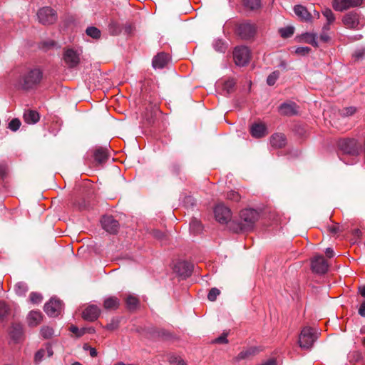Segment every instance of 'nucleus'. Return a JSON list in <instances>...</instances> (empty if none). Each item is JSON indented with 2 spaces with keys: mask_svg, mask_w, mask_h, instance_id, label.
<instances>
[{
  "mask_svg": "<svg viewBox=\"0 0 365 365\" xmlns=\"http://www.w3.org/2000/svg\"><path fill=\"white\" fill-rule=\"evenodd\" d=\"M159 112L158 107L156 104L151 105L149 108H147L143 113V119L146 121L148 125L154 123L156 115Z\"/></svg>",
  "mask_w": 365,
  "mask_h": 365,
  "instance_id": "obj_21",
  "label": "nucleus"
},
{
  "mask_svg": "<svg viewBox=\"0 0 365 365\" xmlns=\"http://www.w3.org/2000/svg\"><path fill=\"white\" fill-rule=\"evenodd\" d=\"M45 349V353H46L48 357H51L53 354V349L50 344H46Z\"/></svg>",
  "mask_w": 365,
  "mask_h": 365,
  "instance_id": "obj_58",
  "label": "nucleus"
},
{
  "mask_svg": "<svg viewBox=\"0 0 365 365\" xmlns=\"http://www.w3.org/2000/svg\"><path fill=\"white\" fill-rule=\"evenodd\" d=\"M316 340V335L310 327H304L299 334V344L301 348H311Z\"/></svg>",
  "mask_w": 365,
  "mask_h": 365,
  "instance_id": "obj_7",
  "label": "nucleus"
},
{
  "mask_svg": "<svg viewBox=\"0 0 365 365\" xmlns=\"http://www.w3.org/2000/svg\"><path fill=\"white\" fill-rule=\"evenodd\" d=\"M108 149L101 147L97 148L93 153L94 159L98 164L104 163L108 160Z\"/></svg>",
  "mask_w": 365,
  "mask_h": 365,
  "instance_id": "obj_24",
  "label": "nucleus"
},
{
  "mask_svg": "<svg viewBox=\"0 0 365 365\" xmlns=\"http://www.w3.org/2000/svg\"><path fill=\"white\" fill-rule=\"evenodd\" d=\"M337 145L339 150L343 154L351 156H358L361 153V144L354 138L340 139L337 143Z\"/></svg>",
  "mask_w": 365,
  "mask_h": 365,
  "instance_id": "obj_3",
  "label": "nucleus"
},
{
  "mask_svg": "<svg viewBox=\"0 0 365 365\" xmlns=\"http://www.w3.org/2000/svg\"><path fill=\"white\" fill-rule=\"evenodd\" d=\"M365 55V50L364 48L358 49L355 51L354 56L356 59L359 60Z\"/></svg>",
  "mask_w": 365,
  "mask_h": 365,
  "instance_id": "obj_56",
  "label": "nucleus"
},
{
  "mask_svg": "<svg viewBox=\"0 0 365 365\" xmlns=\"http://www.w3.org/2000/svg\"><path fill=\"white\" fill-rule=\"evenodd\" d=\"M244 6L250 10H257L261 6V0H243Z\"/></svg>",
  "mask_w": 365,
  "mask_h": 365,
  "instance_id": "obj_32",
  "label": "nucleus"
},
{
  "mask_svg": "<svg viewBox=\"0 0 365 365\" xmlns=\"http://www.w3.org/2000/svg\"><path fill=\"white\" fill-rule=\"evenodd\" d=\"M257 25L250 21H245L237 26L236 33L243 40L252 39L257 33Z\"/></svg>",
  "mask_w": 365,
  "mask_h": 365,
  "instance_id": "obj_4",
  "label": "nucleus"
},
{
  "mask_svg": "<svg viewBox=\"0 0 365 365\" xmlns=\"http://www.w3.org/2000/svg\"><path fill=\"white\" fill-rule=\"evenodd\" d=\"M84 349H88L89 350V354L91 355V356L92 357H96L98 355V352H97V350L93 348V347H91V346H84Z\"/></svg>",
  "mask_w": 365,
  "mask_h": 365,
  "instance_id": "obj_59",
  "label": "nucleus"
},
{
  "mask_svg": "<svg viewBox=\"0 0 365 365\" xmlns=\"http://www.w3.org/2000/svg\"><path fill=\"white\" fill-rule=\"evenodd\" d=\"M328 263L322 255H318L312 260V269L317 274H324L328 270Z\"/></svg>",
  "mask_w": 365,
  "mask_h": 365,
  "instance_id": "obj_11",
  "label": "nucleus"
},
{
  "mask_svg": "<svg viewBox=\"0 0 365 365\" xmlns=\"http://www.w3.org/2000/svg\"><path fill=\"white\" fill-rule=\"evenodd\" d=\"M53 334H54V331H53V328H51L48 326L43 327L41 329V334L44 339H47L51 338L53 336Z\"/></svg>",
  "mask_w": 365,
  "mask_h": 365,
  "instance_id": "obj_38",
  "label": "nucleus"
},
{
  "mask_svg": "<svg viewBox=\"0 0 365 365\" xmlns=\"http://www.w3.org/2000/svg\"><path fill=\"white\" fill-rule=\"evenodd\" d=\"M192 264L187 261L179 262L175 266V271L184 278L188 277L192 272Z\"/></svg>",
  "mask_w": 365,
  "mask_h": 365,
  "instance_id": "obj_17",
  "label": "nucleus"
},
{
  "mask_svg": "<svg viewBox=\"0 0 365 365\" xmlns=\"http://www.w3.org/2000/svg\"><path fill=\"white\" fill-rule=\"evenodd\" d=\"M63 60L68 68H75L80 62L79 54L76 51L68 48L63 53Z\"/></svg>",
  "mask_w": 365,
  "mask_h": 365,
  "instance_id": "obj_12",
  "label": "nucleus"
},
{
  "mask_svg": "<svg viewBox=\"0 0 365 365\" xmlns=\"http://www.w3.org/2000/svg\"><path fill=\"white\" fill-rule=\"evenodd\" d=\"M148 336L153 339H161L163 340H168L172 337V334L169 331L155 327H150L147 329Z\"/></svg>",
  "mask_w": 365,
  "mask_h": 365,
  "instance_id": "obj_16",
  "label": "nucleus"
},
{
  "mask_svg": "<svg viewBox=\"0 0 365 365\" xmlns=\"http://www.w3.org/2000/svg\"><path fill=\"white\" fill-rule=\"evenodd\" d=\"M39 114L37 111L29 110L24 114V120L26 123L34 124L39 120Z\"/></svg>",
  "mask_w": 365,
  "mask_h": 365,
  "instance_id": "obj_27",
  "label": "nucleus"
},
{
  "mask_svg": "<svg viewBox=\"0 0 365 365\" xmlns=\"http://www.w3.org/2000/svg\"><path fill=\"white\" fill-rule=\"evenodd\" d=\"M27 319L29 326H37L41 322L42 314L38 311H31L29 312Z\"/></svg>",
  "mask_w": 365,
  "mask_h": 365,
  "instance_id": "obj_26",
  "label": "nucleus"
},
{
  "mask_svg": "<svg viewBox=\"0 0 365 365\" xmlns=\"http://www.w3.org/2000/svg\"><path fill=\"white\" fill-rule=\"evenodd\" d=\"M294 29L292 26H287L279 29L280 36L284 38H289L294 34Z\"/></svg>",
  "mask_w": 365,
  "mask_h": 365,
  "instance_id": "obj_36",
  "label": "nucleus"
},
{
  "mask_svg": "<svg viewBox=\"0 0 365 365\" xmlns=\"http://www.w3.org/2000/svg\"><path fill=\"white\" fill-rule=\"evenodd\" d=\"M235 83H236L234 79H228L225 81L222 86L223 91H225L227 94L231 93L235 89Z\"/></svg>",
  "mask_w": 365,
  "mask_h": 365,
  "instance_id": "obj_34",
  "label": "nucleus"
},
{
  "mask_svg": "<svg viewBox=\"0 0 365 365\" xmlns=\"http://www.w3.org/2000/svg\"><path fill=\"white\" fill-rule=\"evenodd\" d=\"M325 253L329 258H331L334 254V250L330 247L326 249Z\"/></svg>",
  "mask_w": 365,
  "mask_h": 365,
  "instance_id": "obj_62",
  "label": "nucleus"
},
{
  "mask_svg": "<svg viewBox=\"0 0 365 365\" xmlns=\"http://www.w3.org/2000/svg\"><path fill=\"white\" fill-rule=\"evenodd\" d=\"M10 312V308L4 302H0V318H6Z\"/></svg>",
  "mask_w": 365,
  "mask_h": 365,
  "instance_id": "obj_39",
  "label": "nucleus"
},
{
  "mask_svg": "<svg viewBox=\"0 0 365 365\" xmlns=\"http://www.w3.org/2000/svg\"><path fill=\"white\" fill-rule=\"evenodd\" d=\"M21 121L18 118L12 119L9 123V128L12 131H16L21 126Z\"/></svg>",
  "mask_w": 365,
  "mask_h": 365,
  "instance_id": "obj_45",
  "label": "nucleus"
},
{
  "mask_svg": "<svg viewBox=\"0 0 365 365\" xmlns=\"http://www.w3.org/2000/svg\"><path fill=\"white\" fill-rule=\"evenodd\" d=\"M226 198L233 202H239L241 199V195L238 192L235 190H230L227 193Z\"/></svg>",
  "mask_w": 365,
  "mask_h": 365,
  "instance_id": "obj_42",
  "label": "nucleus"
},
{
  "mask_svg": "<svg viewBox=\"0 0 365 365\" xmlns=\"http://www.w3.org/2000/svg\"><path fill=\"white\" fill-rule=\"evenodd\" d=\"M62 302L60 299L51 298L44 305V312L52 317L58 316L62 310Z\"/></svg>",
  "mask_w": 365,
  "mask_h": 365,
  "instance_id": "obj_9",
  "label": "nucleus"
},
{
  "mask_svg": "<svg viewBox=\"0 0 365 365\" xmlns=\"http://www.w3.org/2000/svg\"><path fill=\"white\" fill-rule=\"evenodd\" d=\"M323 15L327 19V21H329V24L333 23L335 20L334 15L332 11L329 9H326L323 11Z\"/></svg>",
  "mask_w": 365,
  "mask_h": 365,
  "instance_id": "obj_48",
  "label": "nucleus"
},
{
  "mask_svg": "<svg viewBox=\"0 0 365 365\" xmlns=\"http://www.w3.org/2000/svg\"><path fill=\"white\" fill-rule=\"evenodd\" d=\"M69 330L70 331L73 333L77 337L82 336L86 332V329L83 328L79 329L77 327L74 325L71 326Z\"/></svg>",
  "mask_w": 365,
  "mask_h": 365,
  "instance_id": "obj_47",
  "label": "nucleus"
},
{
  "mask_svg": "<svg viewBox=\"0 0 365 365\" xmlns=\"http://www.w3.org/2000/svg\"><path fill=\"white\" fill-rule=\"evenodd\" d=\"M29 299L33 304H39L42 301L43 297L39 293L31 292L30 294Z\"/></svg>",
  "mask_w": 365,
  "mask_h": 365,
  "instance_id": "obj_46",
  "label": "nucleus"
},
{
  "mask_svg": "<svg viewBox=\"0 0 365 365\" xmlns=\"http://www.w3.org/2000/svg\"><path fill=\"white\" fill-rule=\"evenodd\" d=\"M28 291V287L26 283L20 282L15 285V292L19 296H24Z\"/></svg>",
  "mask_w": 365,
  "mask_h": 365,
  "instance_id": "obj_35",
  "label": "nucleus"
},
{
  "mask_svg": "<svg viewBox=\"0 0 365 365\" xmlns=\"http://www.w3.org/2000/svg\"><path fill=\"white\" fill-rule=\"evenodd\" d=\"M214 212L216 220L222 224L227 223L232 217L231 210L223 205H217Z\"/></svg>",
  "mask_w": 365,
  "mask_h": 365,
  "instance_id": "obj_10",
  "label": "nucleus"
},
{
  "mask_svg": "<svg viewBox=\"0 0 365 365\" xmlns=\"http://www.w3.org/2000/svg\"><path fill=\"white\" fill-rule=\"evenodd\" d=\"M327 228H328V230L333 234H336V233L341 232L342 231V230H341L339 225H329L327 227Z\"/></svg>",
  "mask_w": 365,
  "mask_h": 365,
  "instance_id": "obj_53",
  "label": "nucleus"
},
{
  "mask_svg": "<svg viewBox=\"0 0 365 365\" xmlns=\"http://www.w3.org/2000/svg\"><path fill=\"white\" fill-rule=\"evenodd\" d=\"M101 313L99 308L96 305H89L87 307L82 314L83 319L93 322L98 319Z\"/></svg>",
  "mask_w": 365,
  "mask_h": 365,
  "instance_id": "obj_18",
  "label": "nucleus"
},
{
  "mask_svg": "<svg viewBox=\"0 0 365 365\" xmlns=\"http://www.w3.org/2000/svg\"><path fill=\"white\" fill-rule=\"evenodd\" d=\"M37 17L39 23L41 24L50 25L56 21L57 14L52 8L46 6L38 11Z\"/></svg>",
  "mask_w": 365,
  "mask_h": 365,
  "instance_id": "obj_6",
  "label": "nucleus"
},
{
  "mask_svg": "<svg viewBox=\"0 0 365 365\" xmlns=\"http://www.w3.org/2000/svg\"><path fill=\"white\" fill-rule=\"evenodd\" d=\"M153 235L156 238V239H158L160 240H164L167 238V235L166 234H165L164 232H161L160 230H155L153 231Z\"/></svg>",
  "mask_w": 365,
  "mask_h": 365,
  "instance_id": "obj_51",
  "label": "nucleus"
},
{
  "mask_svg": "<svg viewBox=\"0 0 365 365\" xmlns=\"http://www.w3.org/2000/svg\"><path fill=\"white\" fill-rule=\"evenodd\" d=\"M358 312L360 316L365 317V300L361 304Z\"/></svg>",
  "mask_w": 365,
  "mask_h": 365,
  "instance_id": "obj_60",
  "label": "nucleus"
},
{
  "mask_svg": "<svg viewBox=\"0 0 365 365\" xmlns=\"http://www.w3.org/2000/svg\"><path fill=\"white\" fill-rule=\"evenodd\" d=\"M45 349H41L40 350H38L36 354H35V361L36 362H38V361H41L42 360V359L43 358V356H45Z\"/></svg>",
  "mask_w": 365,
  "mask_h": 365,
  "instance_id": "obj_54",
  "label": "nucleus"
},
{
  "mask_svg": "<svg viewBox=\"0 0 365 365\" xmlns=\"http://www.w3.org/2000/svg\"><path fill=\"white\" fill-rule=\"evenodd\" d=\"M250 133L255 138H261L268 134L267 126L262 123H255L250 127Z\"/></svg>",
  "mask_w": 365,
  "mask_h": 365,
  "instance_id": "obj_19",
  "label": "nucleus"
},
{
  "mask_svg": "<svg viewBox=\"0 0 365 365\" xmlns=\"http://www.w3.org/2000/svg\"><path fill=\"white\" fill-rule=\"evenodd\" d=\"M119 324V321L118 319H112L110 323H108L105 329L113 331L116 329H118Z\"/></svg>",
  "mask_w": 365,
  "mask_h": 365,
  "instance_id": "obj_49",
  "label": "nucleus"
},
{
  "mask_svg": "<svg viewBox=\"0 0 365 365\" xmlns=\"http://www.w3.org/2000/svg\"><path fill=\"white\" fill-rule=\"evenodd\" d=\"M220 294V291L217 288H212L208 293L207 299L211 302H214Z\"/></svg>",
  "mask_w": 365,
  "mask_h": 365,
  "instance_id": "obj_44",
  "label": "nucleus"
},
{
  "mask_svg": "<svg viewBox=\"0 0 365 365\" xmlns=\"http://www.w3.org/2000/svg\"><path fill=\"white\" fill-rule=\"evenodd\" d=\"M319 39L324 43H327L330 41V36L327 32L322 31L320 34Z\"/></svg>",
  "mask_w": 365,
  "mask_h": 365,
  "instance_id": "obj_55",
  "label": "nucleus"
},
{
  "mask_svg": "<svg viewBox=\"0 0 365 365\" xmlns=\"http://www.w3.org/2000/svg\"><path fill=\"white\" fill-rule=\"evenodd\" d=\"M126 307L129 310H135L139 305V299L134 295H128L125 299Z\"/></svg>",
  "mask_w": 365,
  "mask_h": 365,
  "instance_id": "obj_29",
  "label": "nucleus"
},
{
  "mask_svg": "<svg viewBox=\"0 0 365 365\" xmlns=\"http://www.w3.org/2000/svg\"><path fill=\"white\" fill-rule=\"evenodd\" d=\"M233 57L237 66H245L250 61V51L247 46H238L233 51Z\"/></svg>",
  "mask_w": 365,
  "mask_h": 365,
  "instance_id": "obj_8",
  "label": "nucleus"
},
{
  "mask_svg": "<svg viewBox=\"0 0 365 365\" xmlns=\"http://www.w3.org/2000/svg\"><path fill=\"white\" fill-rule=\"evenodd\" d=\"M354 235L357 237H359L361 235V231L359 229H355L354 230Z\"/></svg>",
  "mask_w": 365,
  "mask_h": 365,
  "instance_id": "obj_64",
  "label": "nucleus"
},
{
  "mask_svg": "<svg viewBox=\"0 0 365 365\" xmlns=\"http://www.w3.org/2000/svg\"><path fill=\"white\" fill-rule=\"evenodd\" d=\"M227 333H222L220 336L217 337L213 342L216 344H227L228 340L227 339Z\"/></svg>",
  "mask_w": 365,
  "mask_h": 365,
  "instance_id": "obj_50",
  "label": "nucleus"
},
{
  "mask_svg": "<svg viewBox=\"0 0 365 365\" xmlns=\"http://www.w3.org/2000/svg\"><path fill=\"white\" fill-rule=\"evenodd\" d=\"M169 61V56L164 53L161 52L155 56L153 58L152 64L154 68H163Z\"/></svg>",
  "mask_w": 365,
  "mask_h": 365,
  "instance_id": "obj_20",
  "label": "nucleus"
},
{
  "mask_svg": "<svg viewBox=\"0 0 365 365\" xmlns=\"http://www.w3.org/2000/svg\"><path fill=\"white\" fill-rule=\"evenodd\" d=\"M279 77V72L278 71H274L272 73H271L267 78V83L269 86H273L276 83L277 80Z\"/></svg>",
  "mask_w": 365,
  "mask_h": 365,
  "instance_id": "obj_41",
  "label": "nucleus"
},
{
  "mask_svg": "<svg viewBox=\"0 0 365 365\" xmlns=\"http://www.w3.org/2000/svg\"><path fill=\"white\" fill-rule=\"evenodd\" d=\"M279 111L284 115H294L297 114L298 106L294 102L284 103L280 105Z\"/></svg>",
  "mask_w": 365,
  "mask_h": 365,
  "instance_id": "obj_22",
  "label": "nucleus"
},
{
  "mask_svg": "<svg viewBox=\"0 0 365 365\" xmlns=\"http://www.w3.org/2000/svg\"><path fill=\"white\" fill-rule=\"evenodd\" d=\"M168 360L170 364H174L175 365H187L183 359L174 354L170 355Z\"/></svg>",
  "mask_w": 365,
  "mask_h": 365,
  "instance_id": "obj_43",
  "label": "nucleus"
},
{
  "mask_svg": "<svg viewBox=\"0 0 365 365\" xmlns=\"http://www.w3.org/2000/svg\"><path fill=\"white\" fill-rule=\"evenodd\" d=\"M133 30V26L132 24H127L125 26V32L128 34H131Z\"/></svg>",
  "mask_w": 365,
  "mask_h": 365,
  "instance_id": "obj_61",
  "label": "nucleus"
},
{
  "mask_svg": "<svg viewBox=\"0 0 365 365\" xmlns=\"http://www.w3.org/2000/svg\"><path fill=\"white\" fill-rule=\"evenodd\" d=\"M302 39L305 43L311 44L314 47H318V42L317 41V35L312 33H305L302 36Z\"/></svg>",
  "mask_w": 365,
  "mask_h": 365,
  "instance_id": "obj_31",
  "label": "nucleus"
},
{
  "mask_svg": "<svg viewBox=\"0 0 365 365\" xmlns=\"http://www.w3.org/2000/svg\"><path fill=\"white\" fill-rule=\"evenodd\" d=\"M342 21L346 28L360 29L365 25V19L357 11L347 13L343 17Z\"/></svg>",
  "mask_w": 365,
  "mask_h": 365,
  "instance_id": "obj_5",
  "label": "nucleus"
},
{
  "mask_svg": "<svg viewBox=\"0 0 365 365\" xmlns=\"http://www.w3.org/2000/svg\"><path fill=\"white\" fill-rule=\"evenodd\" d=\"M23 334V328L22 326L19 324H14L10 330V336L11 337L15 340L19 341Z\"/></svg>",
  "mask_w": 365,
  "mask_h": 365,
  "instance_id": "obj_28",
  "label": "nucleus"
},
{
  "mask_svg": "<svg viewBox=\"0 0 365 365\" xmlns=\"http://www.w3.org/2000/svg\"><path fill=\"white\" fill-rule=\"evenodd\" d=\"M202 225L197 218H192L190 222V230L194 235H197L202 232Z\"/></svg>",
  "mask_w": 365,
  "mask_h": 365,
  "instance_id": "obj_30",
  "label": "nucleus"
},
{
  "mask_svg": "<svg viewBox=\"0 0 365 365\" xmlns=\"http://www.w3.org/2000/svg\"><path fill=\"white\" fill-rule=\"evenodd\" d=\"M359 292H360L361 295L362 297H365V286L359 287Z\"/></svg>",
  "mask_w": 365,
  "mask_h": 365,
  "instance_id": "obj_63",
  "label": "nucleus"
},
{
  "mask_svg": "<svg viewBox=\"0 0 365 365\" xmlns=\"http://www.w3.org/2000/svg\"><path fill=\"white\" fill-rule=\"evenodd\" d=\"M101 225L103 228L110 234L116 233L118 227V222L113 218V216L105 215L101 219Z\"/></svg>",
  "mask_w": 365,
  "mask_h": 365,
  "instance_id": "obj_14",
  "label": "nucleus"
},
{
  "mask_svg": "<svg viewBox=\"0 0 365 365\" xmlns=\"http://www.w3.org/2000/svg\"><path fill=\"white\" fill-rule=\"evenodd\" d=\"M311 51L310 48L306 46V47H298L295 50V53L299 55L305 56L309 53Z\"/></svg>",
  "mask_w": 365,
  "mask_h": 365,
  "instance_id": "obj_52",
  "label": "nucleus"
},
{
  "mask_svg": "<svg viewBox=\"0 0 365 365\" xmlns=\"http://www.w3.org/2000/svg\"><path fill=\"white\" fill-rule=\"evenodd\" d=\"M363 0H334L333 8L336 11H342L351 7H356L362 4Z\"/></svg>",
  "mask_w": 365,
  "mask_h": 365,
  "instance_id": "obj_13",
  "label": "nucleus"
},
{
  "mask_svg": "<svg viewBox=\"0 0 365 365\" xmlns=\"http://www.w3.org/2000/svg\"><path fill=\"white\" fill-rule=\"evenodd\" d=\"M215 50L221 52H224L225 48L224 44L221 42V41H217L215 42Z\"/></svg>",
  "mask_w": 365,
  "mask_h": 365,
  "instance_id": "obj_57",
  "label": "nucleus"
},
{
  "mask_svg": "<svg viewBox=\"0 0 365 365\" xmlns=\"http://www.w3.org/2000/svg\"><path fill=\"white\" fill-rule=\"evenodd\" d=\"M86 33L90 37L94 39H98L101 37V31L95 26H89L86 29Z\"/></svg>",
  "mask_w": 365,
  "mask_h": 365,
  "instance_id": "obj_33",
  "label": "nucleus"
},
{
  "mask_svg": "<svg viewBox=\"0 0 365 365\" xmlns=\"http://www.w3.org/2000/svg\"><path fill=\"white\" fill-rule=\"evenodd\" d=\"M120 299L116 297H109L103 302V307L107 310H115L119 307Z\"/></svg>",
  "mask_w": 365,
  "mask_h": 365,
  "instance_id": "obj_25",
  "label": "nucleus"
},
{
  "mask_svg": "<svg viewBox=\"0 0 365 365\" xmlns=\"http://www.w3.org/2000/svg\"><path fill=\"white\" fill-rule=\"evenodd\" d=\"M254 350L252 349H249L245 351H242L238 354L236 356L235 360L239 361L240 360L248 359L250 356L254 354Z\"/></svg>",
  "mask_w": 365,
  "mask_h": 365,
  "instance_id": "obj_37",
  "label": "nucleus"
},
{
  "mask_svg": "<svg viewBox=\"0 0 365 365\" xmlns=\"http://www.w3.org/2000/svg\"><path fill=\"white\" fill-rule=\"evenodd\" d=\"M356 111L355 107H346L339 110V114L342 117H348L354 115Z\"/></svg>",
  "mask_w": 365,
  "mask_h": 365,
  "instance_id": "obj_40",
  "label": "nucleus"
},
{
  "mask_svg": "<svg viewBox=\"0 0 365 365\" xmlns=\"http://www.w3.org/2000/svg\"><path fill=\"white\" fill-rule=\"evenodd\" d=\"M295 14L302 21L309 22L312 21V16L306 7L302 5H296L294 7Z\"/></svg>",
  "mask_w": 365,
  "mask_h": 365,
  "instance_id": "obj_23",
  "label": "nucleus"
},
{
  "mask_svg": "<svg viewBox=\"0 0 365 365\" xmlns=\"http://www.w3.org/2000/svg\"><path fill=\"white\" fill-rule=\"evenodd\" d=\"M259 218V213L256 210H242L240 212L239 220L233 223L232 230L235 232L251 231Z\"/></svg>",
  "mask_w": 365,
  "mask_h": 365,
  "instance_id": "obj_1",
  "label": "nucleus"
},
{
  "mask_svg": "<svg viewBox=\"0 0 365 365\" xmlns=\"http://www.w3.org/2000/svg\"><path fill=\"white\" fill-rule=\"evenodd\" d=\"M269 143L273 149H281L286 146L287 140L284 133H275L270 136Z\"/></svg>",
  "mask_w": 365,
  "mask_h": 365,
  "instance_id": "obj_15",
  "label": "nucleus"
},
{
  "mask_svg": "<svg viewBox=\"0 0 365 365\" xmlns=\"http://www.w3.org/2000/svg\"><path fill=\"white\" fill-rule=\"evenodd\" d=\"M43 73L37 68L32 69L23 75L19 81V86L23 90H30L38 85Z\"/></svg>",
  "mask_w": 365,
  "mask_h": 365,
  "instance_id": "obj_2",
  "label": "nucleus"
}]
</instances>
